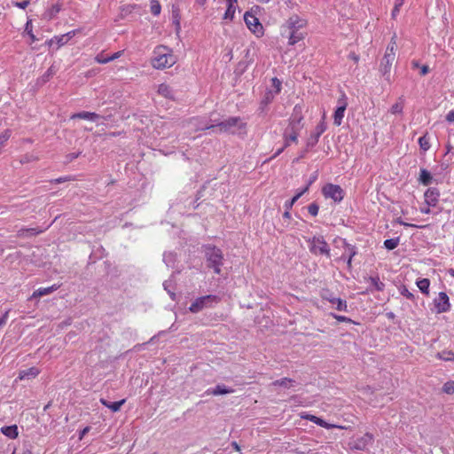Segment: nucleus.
Listing matches in <instances>:
<instances>
[{"label":"nucleus","instance_id":"obj_4","mask_svg":"<svg viewBox=\"0 0 454 454\" xmlns=\"http://www.w3.org/2000/svg\"><path fill=\"white\" fill-rule=\"evenodd\" d=\"M309 251L314 254H324L331 257L330 247L323 236H314L309 240Z\"/></svg>","mask_w":454,"mask_h":454},{"label":"nucleus","instance_id":"obj_52","mask_svg":"<svg viewBox=\"0 0 454 454\" xmlns=\"http://www.w3.org/2000/svg\"><path fill=\"white\" fill-rule=\"evenodd\" d=\"M11 137V130L5 129L1 135H0V146L4 145L5 142L10 138Z\"/></svg>","mask_w":454,"mask_h":454},{"label":"nucleus","instance_id":"obj_35","mask_svg":"<svg viewBox=\"0 0 454 454\" xmlns=\"http://www.w3.org/2000/svg\"><path fill=\"white\" fill-rule=\"evenodd\" d=\"M416 284H417V286L419 287V289L421 291V293H423L425 294H428L429 286H430L429 279L422 278V279L418 280Z\"/></svg>","mask_w":454,"mask_h":454},{"label":"nucleus","instance_id":"obj_22","mask_svg":"<svg viewBox=\"0 0 454 454\" xmlns=\"http://www.w3.org/2000/svg\"><path fill=\"white\" fill-rule=\"evenodd\" d=\"M121 54H122V51H117V52L112 54L111 56H106L104 54V52H100L95 57V60H96V62H98L99 64H106L110 61L117 59L118 58H120L121 56Z\"/></svg>","mask_w":454,"mask_h":454},{"label":"nucleus","instance_id":"obj_16","mask_svg":"<svg viewBox=\"0 0 454 454\" xmlns=\"http://www.w3.org/2000/svg\"><path fill=\"white\" fill-rule=\"evenodd\" d=\"M425 202L427 206L435 207L439 201L440 191L435 187L428 188L425 194Z\"/></svg>","mask_w":454,"mask_h":454},{"label":"nucleus","instance_id":"obj_5","mask_svg":"<svg viewBox=\"0 0 454 454\" xmlns=\"http://www.w3.org/2000/svg\"><path fill=\"white\" fill-rule=\"evenodd\" d=\"M220 298L216 295L208 294L197 298L189 307L192 313H198L204 308L210 307L212 303L219 302Z\"/></svg>","mask_w":454,"mask_h":454},{"label":"nucleus","instance_id":"obj_57","mask_svg":"<svg viewBox=\"0 0 454 454\" xmlns=\"http://www.w3.org/2000/svg\"><path fill=\"white\" fill-rule=\"evenodd\" d=\"M8 313V311H5L4 314L0 317V327L4 326L6 324Z\"/></svg>","mask_w":454,"mask_h":454},{"label":"nucleus","instance_id":"obj_64","mask_svg":"<svg viewBox=\"0 0 454 454\" xmlns=\"http://www.w3.org/2000/svg\"><path fill=\"white\" fill-rule=\"evenodd\" d=\"M386 316H387V317L388 319H394V318L395 317V313H394V312H392V311H390V312H387Z\"/></svg>","mask_w":454,"mask_h":454},{"label":"nucleus","instance_id":"obj_43","mask_svg":"<svg viewBox=\"0 0 454 454\" xmlns=\"http://www.w3.org/2000/svg\"><path fill=\"white\" fill-rule=\"evenodd\" d=\"M396 47H397L396 43L394 40V38H392L391 42L389 43V44L387 47L385 55H392L393 57L395 58Z\"/></svg>","mask_w":454,"mask_h":454},{"label":"nucleus","instance_id":"obj_38","mask_svg":"<svg viewBox=\"0 0 454 454\" xmlns=\"http://www.w3.org/2000/svg\"><path fill=\"white\" fill-rule=\"evenodd\" d=\"M301 20H299L298 16H292L287 20L288 28L290 30L298 29L301 27V24H299Z\"/></svg>","mask_w":454,"mask_h":454},{"label":"nucleus","instance_id":"obj_60","mask_svg":"<svg viewBox=\"0 0 454 454\" xmlns=\"http://www.w3.org/2000/svg\"><path fill=\"white\" fill-rule=\"evenodd\" d=\"M90 430V427H84L81 432H80V439L83 438L84 435L89 433V431Z\"/></svg>","mask_w":454,"mask_h":454},{"label":"nucleus","instance_id":"obj_53","mask_svg":"<svg viewBox=\"0 0 454 454\" xmlns=\"http://www.w3.org/2000/svg\"><path fill=\"white\" fill-rule=\"evenodd\" d=\"M12 4L20 9H26L30 4V0H23L21 2H12Z\"/></svg>","mask_w":454,"mask_h":454},{"label":"nucleus","instance_id":"obj_14","mask_svg":"<svg viewBox=\"0 0 454 454\" xmlns=\"http://www.w3.org/2000/svg\"><path fill=\"white\" fill-rule=\"evenodd\" d=\"M323 298L332 303L339 311H348L347 301L341 298L335 297L333 294L327 292L323 295Z\"/></svg>","mask_w":454,"mask_h":454},{"label":"nucleus","instance_id":"obj_42","mask_svg":"<svg viewBox=\"0 0 454 454\" xmlns=\"http://www.w3.org/2000/svg\"><path fill=\"white\" fill-rule=\"evenodd\" d=\"M150 9H151L152 14H153L154 16H158L161 11L160 4L157 0L151 1Z\"/></svg>","mask_w":454,"mask_h":454},{"label":"nucleus","instance_id":"obj_17","mask_svg":"<svg viewBox=\"0 0 454 454\" xmlns=\"http://www.w3.org/2000/svg\"><path fill=\"white\" fill-rule=\"evenodd\" d=\"M300 130L297 129H292L289 126L285 129L283 133L285 147H288L291 142L296 143L298 141Z\"/></svg>","mask_w":454,"mask_h":454},{"label":"nucleus","instance_id":"obj_20","mask_svg":"<svg viewBox=\"0 0 454 454\" xmlns=\"http://www.w3.org/2000/svg\"><path fill=\"white\" fill-rule=\"evenodd\" d=\"M71 119H83V120H88L90 121H97L99 119H101V115H99L96 113L83 111V112L74 114L71 116Z\"/></svg>","mask_w":454,"mask_h":454},{"label":"nucleus","instance_id":"obj_11","mask_svg":"<svg viewBox=\"0 0 454 454\" xmlns=\"http://www.w3.org/2000/svg\"><path fill=\"white\" fill-rule=\"evenodd\" d=\"M347 106H348L347 97L345 94H343L342 97L340 98H339V100H338V106L333 114L334 125L340 126L341 124Z\"/></svg>","mask_w":454,"mask_h":454},{"label":"nucleus","instance_id":"obj_62","mask_svg":"<svg viewBox=\"0 0 454 454\" xmlns=\"http://www.w3.org/2000/svg\"><path fill=\"white\" fill-rule=\"evenodd\" d=\"M290 210L291 209H286L284 214H283V217L286 218V219H290L291 218V213H290Z\"/></svg>","mask_w":454,"mask_h":454},{"label":"nucleus","instance_id":"obj_18","mask_svg":"<svg viewBox=\"0 0 454 454\" xmlns=\"http://www.w3.org/2000/svg\"><path fill=\"white\" fill-rule=\"evenodd\" d=\"M234 389L227 387L223 384H218L215 387H210L206 390L205 394L207 395H227L234 393Z\"/></svg>","mask_w":454,"mask_h":454},{"label":"nucleus","instance_id":"obj_41","mask_svg":"<svg viewBox=\"0 0 454 454\" xmlns=\"http://www.w3.org/2000/svg\"><path fill=\"white\" fill-rule=\"evenodd\" d=\"M180 13H179V9L178 8H174L173 7V11H172V19H173V23L176 25V30H179L180 29Z\"/></svg>","mask_w":454,"mask_h":454},{"label":"nucleus","instance_id":"obj_25","mask_svg":"<svg viewBox=\"0 0 454 454\" xmlns=\"http://www.w3.org/2000/svg\"><path fill=\"white\" fill-rule=\"evenodd\" d=\"M157 91H158L159 95H160L166 98L175 100V93L169 85H168L166 83H161L159 85Z\"/></svg>","mask_w":454,"mask_h":454},{"label":"nucleus","instance_id":"obj_30","mask_svg":"<svg viewBox=\"0 0 454 454\" xmlns=\"http://www.w3.org/2000/svg\"><path fill=\"white\" fill-rule=\"evenodd\" d=\"M1 433L10 439H15L18 436V427L16 425L3 427Z\"/></svg>","mask_w":454,"mask_h":454},{"label":"nucleus","instance_id":"obj_7","mask_svg":"<svg viewBox=\"0 0 454 454\" xmlns=\"http://www.w3.org/2000/svg\"><path fill=\"white\" fill-rule=\"evenodd\" d=\"M343 247L345 248V253L338 258L339 261H344L347 262V267L348 270L352 269V260L355 255L357 254V247L355 245L348 243L345 239H340Z\"/></svg>","mask_w":454,"mask_h":454},{"label":"nucleus","instance_id":"obj_58","mask_svg":"<svg viewBox=\"0 0 454 454\" xmlns=\"http://www.w3.org/2000/svg\"><path fill=\"white\" fill-rule=\"evenodd\" d=\"M446 121L449 122H454V110H451L447 114Z\"/></svg>","mask_w":454,"mask_h":454},{"label":"nucleus","instance_id":"obj_31","mask_svg":"<svg viewBox=\"0 0 454 454\" xmlns=\"http://www.w3.org/2000/svg\"><path fill=\"white\" fill-rule=\"evenodd\" d=\"M308 192V186L301 189L297 192V193L290 200L285 202V209H292L294 204L305 193Z\"/></svg>","mask_w":454,"mask_h":454},{"label":"nucleus","instance_id":"obj_15","mask_svg":"<svg viewBox=\"0 0 454 454\" xmlns=\"http://www.w3.org/2000/svg\"><path fill=\"white\" fill-rule=\"evenodd\" d=\"M325 129L326 127L323 122L317 125L315 130L310 134L307 140L308 148H312L317 144L320 136L325 132Z\"/></svg>","mask_w":454,"mask_h":454},{"label":"nucleus","instance_id":"obj_21","mask_svg":"<svg viewBox=\"0 0 454 454\" xmlns=\"http://www.w3.org/2000/svg\"><path fill=\"white\" fill-rule=\"evenodd\" d=\"M304 418L307 419L308 420L315 423L316 425H317L321 427L326 428V429L339 427L338 426L330 424V423L326 422L325 420H324L323 419L317 417L315 415L309 414V415L305 416Z\"/></svg>","mask_w":454,"mask_h":454},{"label":"nucleus","instance_id":"obj_54","mask_svg":"<svg viewBox=\"0 0 454 454\" xmlns=\"http://www.w3.org/2000/svg\"><path fill=\"white\" fill-rule=\"evenodd\" d=\"M82 152L71 153L66 156V161L71 162L81 155Z\"/></svg>","mask_w":454,"mask_h":454},{"label":"nucleus","instance_id":"obj_48","mask_svg":"<svg viewBox=\"0 0 454 454\" xmlns=\"http://www.w3.org/2000/svg\"><path fill=\"white\" fill-rule=\"evenodd\" d=\"M308 211L312 216H317L319 211V206L313 202L308 206Z\"/></svg>","mask_w":454,"mask_h":454},{"label":"nucleus","instance_id":"obj_63","mask_svg":"<svg viewBox=\"0 0 454 454\" xmlns=\"http://www.w3.org/2000/svg\"><path fill=\"white\" fill-rule=\"evenodd\" d=\"M430 207L431 206H427V207H422L420 209L421 213H423V214H430V212H431Z\"/></svg>","mask_w":454,"mask_h":454},{"label":"nucleus","instance_id":"obj_9","mask_svg":"<svg viewBox=\"0 0 454 454\" xmlns=\"http://www.w3.org/2000/svg\"><path fill=\"white\" fill-rule=\"evenodd\" d=\"M434 310L437 314L448 312L450 309V302L445 292H440L433 301Z\"/></svg>","mask_w":454,"mask_h":454},{"label":"nucleus","instance_id":"obj_10","mask_svg":"<svg viewBox=\"0 0 454 454\" xmlns=\"http://www.w3.org/2000/svg\"><path fill=\"white\" fill-rule=\"evenodd\" d=\"M303 120V114H302V106L301 105H295L293 113L291 114V117L289 118V123L288 126L290 128L297 129L299 130L301 129L302 124L301 121Z\"/></svg>","mask_w":454,"mask_h":454},{"label":"nucleus","instance_id":"obj_51","mask_svg":"<svg viewBox=\"0 0 454 454\" xmlns=\"http://www.w3.org/2000/svg\"><path fill=\"white\" fill-rule=\"evenodd\" d=\"M272 87L274 88L275 94H278L281 90V82L277 78L274 77L271 79Z\"/></svg>","mask_w":454,"mask_h":454},{"label":"nucleus","instance_id":"obj_34","mask_svg":"<svg viewBox=\"0 0 454 454\" xmlns=\"http://www.w3.org/2000/svg\"><path fill=\"white\" fill-rule=\"evenodd\" d=\"M436 358L443 361H454V352L452 350H442L435 355Z\"/></svg>","mask_w":454,"mask_h":454},{"label":"nucleus","instance_id":"obj_3","mask_svg":"<svg viewBox=\"0 0 454 454\" xmlns=\"http://www.w3.org/2000/svg\"><path fill=\"white\" fill-rule=\"evenodd\" d=\"M152 66L156 69L170 67L176 63V57L170 49L165 46H159L154 50Z\"/></svg>","mask_w":454,"mask_h":454},{"label":"nucleus","instance_id":"obj_1","mask_svg":"<svg viewBox=\"0 0 454 454\" xmlns=\"http://www.w3.org/2000/svg\"><path fill=\"white\" fill-rule=\"evenodd\" d=\"M247 124L242 121L240 117H229L228 119L219 121L215 124H208L207 122L200 123L197 125L198 130H206V129H214L215 128L218 129L219 132H224V133H236L237 129H245Z\"/></svg>","mask_w":454,"mask_h":454},{"label":"nucleus","instance_id":"obj_59","mask_svg":"<svg viewBox=\"0 0 454 454\" xmlns=\"http://www.w3.org/2000/svg\"><path fill=\"white\" fill-rule=\"evenodd\" d=\"M419 68H420V74L421 75H426L429 72V67L427 65H423Z\"/></svg>","mask_w":454,"mask_h":454},{"label":"nucleus","instance_id":"obj_19","mask_svg":"<svg viewBox=\"0 0 454 454\" xmlns=\"http://www.w3.org/2000/svg\"><path fill=\"white\" fill-rule=\"evenodd\" d=\"M59 285L54 284L49 287H40L34 291L29 300L37 299L42 296L49 295L59 288Z\"/></svg>","mask_w":454,"mask_h":454},{"label":"nucleus","instance_id":"obj_45","mask_svg":"<svg viewBox=\"0 0 454 454\" xmlns=\"http://www.w3.org/2000/svg\"><path fill=\"white\" fill-rule=\"evenodd\" d=\"M399 292L403 296L406 297L411 301H413L415 299L414 294L411 293L409 289L403 285L399 287Z\"/></svg>","mask_w":454,"mask_h":454},{"label":"nucleus","instance_id":"obj_33","mask_svg":"<svg viewBox=\"0 0 454 454\" xmlns=\"http://www.w3.org/2000/svg\"><path fill=\"white\" fill-rule=\"evenodd\" d=\"M303 35L298 31V29L290 30L288 37V43L294 45L302 39Z\"/></svg>","mask_w":454,"mask_h":454},{"label":"nucleus","instance_id":"obj_39","mask_svg":"<svg viewBox=\"0 0 454 454\" xmlns=\"http://www.w3.org/2000/svg\"><path fill=\"white\" fill-rule=\"evenodd\" d=\"M419 145L421 150L427 152L430 148L429 137L424 135L419 138Z\"/></svg>","mask_w":454,"mask_h":454},{"label":"nucleus","instance_id":"obj_12","mask_svg":"<svg viewBox=\"0 0 454 454\" xmlns=\"http://www.w3.org/2000/svg\"><path fill=\"white\" fill-rule=\"evenodd\" d=\"M395 58L392 55H385L383 56L380 66V74L385 77L387 81H390V71L391 67L395 61Z\"/></svg>","mask_w":454,"mask_h":454},{"label":"nucleus","instance_id":"obj_29","mask_svg":"<svg viewBox=\"0 0 454 454\" xmlns=\"http://www.w3.org/2000/svg\"><path fill=\"white\" fill-rule=\"evenodd\" d=\"M79 31H80L79 29H74V30L67 32V34L61 35L60 36H56L55 38L57 40V43L59 44V46L65 45Z\"/></svg>","mask_w":454,"mask_h":454},{"label":"nucleus","instance_id":"obj_32","mask_svg":"<svg viewBox=\"0 0 454 454\" xmlns=\"http://www.w3.org/2000/svg\"><path fill=\"white\" fill-rule=\"evenodd\" d=\"M432 180L433 176L431 173L426 168H421L419 181L424 185H429L432 183Z\"/></svg>","mask_w":454,"mask_h":454},{"label":"nucleus","instance_id":"obj_8","mask_svg":"<svg viewBox=\"0 0 454 454\" xmlns=\"http://www.w3.org/2000/svg\"><path fill=\"white\" fill-rule=\"evenodd\" d=\"M374 436L371 433H365L364 435L355 438L349 444L350 448L356 450H365L369 445H372Z\"/></svg>","mask_w":454,"mask_h":454},{"label":"nucleus","instance_id":"obj_61","mask_svg":"<svg viewBox=\"0 0 454 454\" xmlns=\"http://www.w3.org/2000/svg\"><path fill=\"white\" fill-rule=\"evenodd\" d=\"M286 148V147H285V145H284L281 148L278 149V151L273 154V156L271 157V159L278 157L280 153H282L284 152V150H285Z\"/></svg>","mask_w":454,"mask_h":454},{"label":"nucleus","instance_id":"obj_47","mask_svg":"<svg viewBox=\"0 0 454 454\" xmlns=\"http://www.w3.org/2000/svg\"><path fill=\"white\" fill-rule=\"evenodd\" d=\"M442 391L446 394H453L454 393V381H447L444 383L442 387Z\"/></svg>","mask_w":454,"mask_h":454},{"label":"nucleus","instance_id":"obj_23","mask_svg":"<svg viewBox=\"0 0 454 454\" xmlns=\"http://www.w3.org/2000/svg\"><path fill=\"white\" fill-rule=\"evenodd\" d=\"M276 95L277 94H275V92H273V90H266L262 98L261 99L259 110L261 112H264L267 106L273 101Z\"/></svg>","mask_w":454,"mask_h":454},{"label":"nucleus","instance_id":"obj_24","mask_svg":"<svg viewBox=\"0 0 454 454\" xmlns=\"http://www.w3.org/2000/svg\"><path fill=\"white\" fill-rule=\"evenodd\" d=\"M227 3V9L224 12L223 19L232 20L237 8L238 0H225Z\"/></svg>","mask_w":454,"mask_h":454},{"label":"nucleus","instance_id":"obj_56","mask_svg":"<svg viewBox=\"0 0 454 454\" xmlns=\"http://www.w3.org/2000/svg\"><path fill=\"white\" fill-rule=\"evenodd\" d=\"M53 74H54V70H53V68H52V67H50V68L46 71V73L43 74V81H44V82H45V81H48V80L50 79V77H51V76H52Z\"/></svg>","mask_w":454,"mask_h":454},{"label":"nucleus","instance_id":"obj_26","mask_svg":"<svg viewBox=\"0 0 454 454\" xmlns=\"http://www.w3.org/2000/svg\"><path fill=\"white\" fill-rule=\"evenodd\" d=\"M40 371L36 367H30L25 370H22L20 372L19 379L20 380H25V379H34L39 374Z\"/></svg>","mask_w":454,"mask_h":454},{"label":"nucleus","instance_id":"obj_46","mask_svg":"<svg viewBox=\"0 0 454 454\" xmlns=\"http://www.w3.org/2000/svg\"><path fill=\"white\" fill-rule=\"evenodd\" d=\"M334 319H336L337 321L339 322H346V323H350V324H356L354 320H352L351 318L349 317H347L345 316H340V315H337L335 313H331L330 314Z\"/></svg>","mask_w":454,"mask_h":454},{"label":"nucleus","instance_id":"obj_28","mask_svg":"<svg viewBox=\"0 0 454 454\" xmlns=\"http://www.w3.org/2000/svg\"><path fill=\"white\" fill-rule=\"evenodd\" d=\"M295 381L290 378H283L274 380L270 385L273 387H281L284 388H291L294 387Z\"/></svg>","mask_w":454,"mask_h":454},{"label":"nucleus","instance_id":"obj_37","mask_svg":"<svg viewBox=\"0 0 454 454\" xmlns=\"http://www.w3.org/2000/svg\"><path fill=\"white\" fill-rule=\"evenodd\" d=\"M399 242H400V239L398 237L394 238V239H388L384 241V247L387 250H393L395 247H397V246L399 245Z\"/></svg>","mask_w":454,"mask_h":454},{"label":"nucleus","instance_id":"obj_40","mask_svg":"<svg viewBox=\"0 0 454 454\" xmlns=\"http://www.w3.org/2000/svg\"><path fill=\"white\" fill-rule=\"evenodd\" d=\"M400 102L394 104L390 108V113L392 114H402L403 109V100L399 98Z\"/></svg>","mask_w":454,"mask_h":454},{"label":"nucleus","instance_id":"obj_49","mask_svg":"<svg viewBox=\"0 0 454 454\" xmlns=\"http://www.w3.org/2000/svg\"><path fill=\"white\" fill-rule=\"evenodd\" d=\"M403 2H404V0H396L395 1V6H394V8L392 10V13H391L393 18H395L396 15L399 13L400 8L403 4Z\"/></svg>","mask_w":454,"mask_h":454},{"label":"nucleus","instance_id":"obj_50","mask_svg":"<svg viewBox=\"0 0 454 454\" xmlns=\"http://www.w3.org/2000/svg\"><path fill=\"white\" fill-rule=\"evenodd\" d=\"M25 31L27 33V35L31 38L32 42H35V41L37 40L36 37L35 36V35L32 32V22H31V20H28L26 23Z\"/></svg>","mask_w":454,"mask_h":454},{"label":"nucleus","instance_id":"obj_36","mask_svg":"<svg viewBox=\"0 0 454 454\" xmlns=\"http://www.w3.org/2000/svg\"><path fill=\"white\" fill-rule=\"evenodd\" d=\"M369 280L376 291H383L385 284L380 281L378 276L370 277Z\"/></svg>","mask_w":454,"mask_h":454},{"label":"nucleus","instance_id":"obj_44","mask_svg":"<svg viewBox=\"0 0 454 454\" xmlns=\"http://www.w3.org/2000/svg\"><path fill=\"white\" fill-rule=\"evenodd\" d=\"M21 231L23 232V235L26 236H35L42 233L43 230L40 228H28L21 230Z\"/></svg>","mask_w":454,"mask_h":454},{"label":"nucleus","instance_id":"obj_2","mask_svg":"<svg viewBox=\"0 0 454 454\" xmlns=\"http://www.w3.org/2000/svg\"><path fill=\"white\" fill-rule=\"evenodd\" d=\"M203 252L207 267L212 269L215 274L220 275L224 262L223 251L215 246L205 245Z\"/></svg>","mask_w":454,"mask_h":454},{"label":"nucleus","instance_id":"obj_6","mask_svg":"<svg viewBox=\"0 0 454 454\" xmlns=\"http://www.w3.org/2000/svg\"><path fill=\"white\" fill-rule=\"evenodd\" d=\"M322 193L325 198H331L335 202H340L344 198L343 189L333 184H327L322 188Z\"/></svg>","mask_w":454,"mask_h":454},{"label":"nucleus","instance_id":"obj_55","mask_svg":"<svg viewBox=\"0 0 454 454\" xmlns=\"http://www.w3.org/2000/svg\"><path fill=\"white\" fill-rule=\"evenodd\" d=\"M317 176H318V173L317 171H315L309 177V181H308V184H306V186H308V189L309 188V186L317 179Z\"/></svg>","mask_w":454,"mask_h":454},{"label":"nucleus","instance_id":"obj_27","mask_svg":"<svg viewBox=\"0 0 454 454\" xmlns=\"http://www.w3.org/2000/svg\"><path fill=\"white\" fill-rule=\"evenodd\" d=\"M125 402H126L125 399H121V401H118V402H109L104 398L100 399V403L104 406L109 408L114 412L119 411L121 407L122 406V404L125 403Z\"/></svg>","mask_w":454,"mask_h":454},{"label":"nucleus","instance_id":"obj_13","mask_svg":"<svg viewBox=\"0 0 454 454\" xmlns=\"http://www.w3.org/2000/svg\"><path fill=\"white\" fill-rule=\"evenodd\" d=\"M244 20L247 25V27L253 32L256 33L258 31L262 30V26L260 23L257 17H255L254 14L250 13L249 12H246L244 14Z\"/></svg>","mask_w":454,"mask_h":454}]
</instances>
